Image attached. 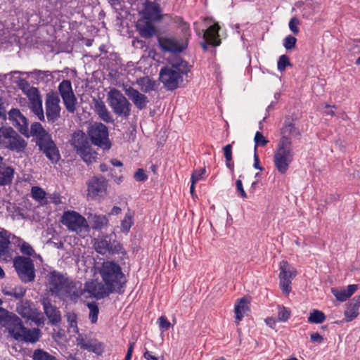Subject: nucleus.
Instances as JSON below:
<instances>
[{
    "label": "nucleus",
    "mask_w": 360,
    "mask_h": 360,
    "mask_svg": "<svg viewBox=\"0 0 360 360\" xmlns=\"http://www.w3.org/2000/svg\"><path fill=\"white\" fill-rule=\"evenodd\" d=\"M99 274L104 284L96 281L86 282L84 290L96 299L108 297L112 292H120L126 278L120 266L112 261L103 262Z\"/></svg>",
    "instance_id": "nucleus-1"
},
{
    "label": "nucleus",
    "mask_w": 360,
    "mask_h": 360,
    "mask_svg": "<svg viewBox=\"0 0 360 360\" xmlns=\"http://www.w3.org/2000/svg\"><path fill=\"white\" fill-rule=\"evenodd\" d=\"M31 135L35 139L39 150L53 163H57L60 159L59 149L52 139L51 134L46 130L40 122H34L31 124Z\"/></svg>",
    "instance_id": "nucleus-2"
},
{
    "label": "nucleus",
    "mask_w": 360,
    "mask_h": 360,
    "mask_svg": "<svg viewBox=\"0 0 360 360\" xmlns=\"http://www.w3.org/2000/svg\"><path fill=\"white\" fill-rule=\"evenodd\" d=\"M48 281L49 290L56 297L75 299L82 295L77 290L75 283L60 272L51 271L48 275Z\"/></svg>",
    "instance_id": "nucleus-3"
},
{
    "label": "nucleus",
    "mask_w": 360,
    "mask_h": 360,
    "mask_svg": "<svg viewBox=\"0 0 360 360\" xmlns=\"http://www.w3.org/2000/svg\"><path fill=\"white\" fill-rule=\"evenodd\" d=\"M292 143L287 139L279 141L274 155V166L281 174H285L293 161Z\"/></svg>",
    "instance_id": "nucleus-4"
},
{
    "label": "nucleus",
    "mask_w": 360,
    "mask_h": 360,
    "mask_svg": "<svg viewBox=\"0 0 360 360\" xmlns=\"http://www.w3.org/2000/svg\"><path fill=\"white\" fill-rule=\"evenodd\" d=\"M70 142L77 153L85 162L91 164L96 162L98 154L92 150L88 137L84 132L80 130L75 131L72 134Z\"/></svg>",
    "instance_id": "nucleus-5"
},
{
    "label": "nucleus",
    "mask_w": 360,
    "mask_h": 360,
    "mask_svg": "<svg viewBox=\"0 0 360 360\" xmlns=\"http://www.w3.org/2000/svg\"><path fill=\"white\" fill-rule=\"evenodd\" d=\"M0 145L11 151L22 153L27 146V142L12 127L0 128Z\"/></svg>",
    "instance_id": "nucleus-6"
},
{
    "label": "nucleus",
    "mask_w": 360,
    "mask_h": 360,
    "mask_svg": "<svg viewBox=\"0 0 360 360\" xmlns=\"http://www.w3.org/2000/svg\"><path fill=\"white\" fill-rule=\"evenodd\" d=\"M108 104L118 117L128 118L131 112V103L117 89H112L107 95Z\"/></svg>",
    "instance_id": "nucleus-7"
},
{
    "label": "nucleus",
    "mask_w": 360,
    "mask_h": 360,
    "mask_svg": "<svg viewBox=\"0 0 360 360\" xmlns=\"http://www.w3.org/2000/svg\"><path fill=\"white\" fill-rule=\"evenodd\" d=\"M88 135L91 143L104 150H109L111 142L109 139L108 128L101 122H95L88 129Z\"/></svg>",
    "instance_id": "nucleus-8"
},
{
    "label": "nucleus",
    "mask_w": 360,
    "mask_h": 360,
    "mask_svg": "<svg viewBox=\"0 0 360 360\" xmlns=\"http://www.w3.org/2000/svg\"><path fill=\"white\" fill-rule=\"evenodd\" d=\"M13 266L22 282L26 283L34 280V264L30 257L16 256L13 259Z\"/></svg>",
    "instance_id": "nucleus-9"
},
{
    "label": "nucleus",
    "mask_w": 360,
    "mask_h": 360,
    "mask_svg": "<svg viewBox=\"0 0 360 360\" xmlns=\"http://www.w3.org/2000/svg\"><path fill=\"white\" fill-rule=\"evenodd\" d=\"M188 69L180 70L177 66L164 67L160 72V80L168 90L176 89L180 82H182L181 74H187Z\"/></svg>",
    "instance_id": "nucleus-10"
},
{
    "label": "nucleus",
    "mask_w": 360,
    "mask_h": 360,
    "mask_svg": "<svg viewBox=\"0 0 360 360\" xmlns=\"http://www.w3.org/2000/svg\"><path fill=\"white\" fill-rule=\"evenodd\" d=\"M61 223L67 226L68 230L77 233L89 229L86 219L75 211L65 212L61 217Z\"/></svg>",
    "instance_id": "nucleus-11"
},
{
    "label": "nucleus",
    "mask_w": 360,
    "mask_h": 360,
    "mask_svg": "<svg viewBox=\"0 0 360 360\" xmlns=\"http://www.w3.org/2000/svg\"><path fill=\"white\" fill-rule=\"evenodd\" d=\"M10 336L17 341L35 343L39 341L41 330L39 328H27L24 326L22 320H18Z\"/></svg>",
    "instance_id": "nucleus-12"
},
{
    "label": "nucleus",
    "mask_w": 360,
    "mask_h": 360,
    "mask_svg": "<svg viewBox=\"0 0 360 360\" xmlns=\"http://www.w3.org/2000/svg\"><path fill=\"white\" fill-rule=\"evenodd\" d=\"M108 238V236L106 235L103 237L94 238L93 245L95 250L101 255L122 253V245L116 240L111 242V240Z\"/></svg>",
    "instance_id": "nucleus-13"
},
{
    "label": "nucleus",
    "mask_w": 360,
    "mask_h": 360,
    "mask_svg": "<svg viewBox=\"0 0 360 360\" xmlns=\"http://www.w3.org/2000/svg\"><path fill=\"white\" fill-rule=\"evenodd\" d=\"M58 91L68 112L74 113L77 100L73 92L71 82L68 79L63 80L58 86Z\"/></svg>",
    "instance_id": "nucleus-14"
},
{
    "label": "nucleus",
    "mask_w": 360,
    "mask_h": 360,
    "mask_svg": "<svg viewBox=\"0 0 360 360\" xmlns=\"http://www.w3.org/2000/svg\"><path fill=\"white\" fill-rule=\"evenodd\" d=\"M279 269L280 288L283 293L288 295L291 290V281L296 276L297 271L285 260L280 262Z\"/></svg>",
    "instance_id": "nucleus-15"
},
{
    "label": "nucleus",
    "mask_w": 360,
    "mask_h": 360,
    "mask_svg": "<svg viewBox=\"0 0 360 360\" xmlns=\"http://www.w3.org/2000/svg\"><path fill=\"white\" fill-rule=\"evenodd\" d=\"M60 98L57 93L50 92L46 96V115L49 123H54L60 117Z\"/></svg>",
    "instance_id": "nucleus-16"
},
{
    "label": "nucleus",
    "mask_w": 360,
    "mask_h": 360,
    "mask_svg": "<svg viewBox=\"0 0 360 360\" xmlns=\"http://www.w3.org/2000/svg\"><path fill=\"white\" fill-rule=\"evenodd\" d=\"M87 195L91 199L103 196L107 190L108 181L103 176H94L86 183Z\"/></svg>",
    "instance_id": "nucleus-17"
},
{
    "label": "nucleus",
    "mask_w": 360,
    "mask_h": 360,
    "mask_svg": "<svg viewBox=\"0 0 360 360\" xmlns=\"http://www.w3.org/2000/svg\"><path fill=\"white\" fill-rule=\"evenodd\" d=\"M8 119L19 132L27 138L32 136L31 129H29L27 119L20 112V110L13 108L8 112Z\"/></svg>",
    "instance_id": "nucleus-18"
},
{
    "label": "nucleus",
    "mask_w": 360,
    "mask_h": 360,
    "mask_svg": "<svg viewBox=\"0 0 360 360\" xmlns=\"http://www.w3.org/2000/svg\"><path fill=\"white\" fill-rule=\"evenodd\" d=\"M27 97L29 98V107L32 112L35 114L41 121L45 120V117L42 108V98L37 88L32 86L27 91Z\"/></svg>",
    "instance_id": "nucleus-19"
},
{
    "label": "nucleus",
    "mask_w": 360,
    "mask_h": 360,
    "mask_svg": "<svg viewBox=\"0 0 360 360\" xmlns=\"http://www.w3.org/2000/svg\"><path fill=\"white\" fill-rule=\"evenodd\" d=\"M220 26L217 22L210 26L203 34L205 41L200 43L202 49L205 51L208 50V44L213 46H218L221 44V39L219 38V31Z\"/></svg>",
    "instance_id": "nucleus-20"
},
{
    "label": "nucleus",
    "mask_w": 360,
    "mask_h": 360,
    "mask_svg": "<svg viewBox=\"0 0 360 360\" xmlns=\"http://www.w3.org/2000/svg\"><path fill=\"white\" fill-rule=\"evenodd\" d=\"M11 233L2 229L0 231V260L8 262L13 259V250L11 248Z\"/></svg>",
    "instance_id": "nucleus-21"
},
{
    "label": "nucleus",
    "mask_w": 360,
    "mask_h": 360,
    "mask_svg": "<svg viewBox=\"0 0 360 360\" xmlns=\"http://www.w3.org/2000/svg\"><path fill=\"white\" fill-rule=\"evenodd\" d=\"M41 303L49 322L53 326H57L61 321V314L59 309L51 303L49 297L41 299Z\"/></svg>",
    "instance_id": "nucleus-22"
},
{
    "label": "nucleus",
    "mask_w": 360,
    "mask_h": 360,
    "mask_svg": "<svg viewBox=\"0 0 360 360\" xmlns=\"http://www.w3.org/2000/svg\"><path fill=\"white\" fill-rule=\"evenodd\" d=\"M160 49L165 52L181 53L186 46L180 44L174 37H159L158 39Z\"/></svg>",
    "instance_id": "nucleus-23"
},
{
    "label": "nucleus",
    "mask_w": 360,
    "mask_h": 360,
    "mask_svg": "<svg viewBox=\"0 0 360 360\" xmlns=\"http://www.w3.org/2000/svg\"><path fill=\"white\" fill-rule=\"evenodd\" d=\"M124 89L125 94L139 110H143L146 108L149 100L146 95L131 86L125 87Z\"/></svg>",
    "instance_id": "nucleus-24"
},
{
    "label": "nucleus",
    "mask_w": 360,
    "mask_h": 360,
    "mask_svg": "<svg viewBox=\"0 0 360 360\" xmlns=\"http://www.w3.org/2000/svg\"><path fill=\"white\" fill-rule=\"evenodd\" d=\"M19 319L20 318L17 315L9 313L7 310L0 307V326L5 327L9 335L15 328L16 323H19Z\"/></svg>",
    "instance_id": "nucleus-25"
},
{
    "label": "nucleus",
    "mask_w": 360,
    "mask_h": 360,
    "mask_svg": "<svg viewBox=\"0 0 360 360\" xmlns=\"http://www.w3.org/2000/svg\"><path fill=\"white\" fill-rule=\"evenodd\" d=\"M94 111L99 118L106 123H112L114 119L104 102L101 99H94Z\"/></svg>",
    "instance_id": "nucleus-26"
},
{
    "label": "nucleus",
    "mask_w": 360,
    "mask_h": 360,
    "mask_svg": "<svg viewBox=\"0 0 360 360\" xmlns=\"http://www.w3.org/2000/svg\"><path fill=\"white\" fill-rule=\"evenodd\" d=\"M282 137L280 141L287 139L290 142H292L290 136H300L301 135L300 131L295 127L293 120L290 118H287L285 120L283 127L281 129Z\"/></svg>",
    "instance_id": "nucleus-27"
},
{
    "label": "nucleus",
    "mask_w": 360,
    "mask_h": 360,
    "mask_svg": "<svg viewBox=\"0 0 360 360\" xmlns=\"http://www.w3.org/2000/svg\"><path fill=\"white\" fill-rule=\"evenodd\" d=\"M360 306V295H356L346 304L345 316L347 322L354 319L359 314V308Z\"/></svg>",
    "instance_id": "nucleus-28"
},
{
    "label": "nucleus",
    "mask_w": 360,
    "mask_h": 360,
    "mask_svg": "<svg viewBox=\"0 0 360 360\" xmlns=\"http://www.w3.org/2000/svg\"><path fill=\"white\" fill-rule=\"evenodd\" d=\"M14 169L3 160L0 161V186H6L10 184L13 179Z\"/></svg>",
    "instance_id": "nucleus-29"
},
{
    "label": "nucleus",
    "mask_w": 360,
    "mask_h": 360,
    "mask_svg": "<svg viewBox=\"0 0 360 360\" xmlns=\"http://www.w3.org/2000/svg\"><path fill=\"white\" fill-rule=\"evenodd\" d=\"M248 304V302L247 299L245 297H243L238 300L237 303L235 304V314L237 324L239 323V322L243 319L244 314L249 310Z\"/></svg>",
    "instance_id": "nucleus-30"
},
{
    "label": "nucleus",
    "mask_w": 360,
    "mask_h": 360,
    "mask_svg": "<svg viewBox=\"0 0 360 360\" xmlns=\"http://www.w3.org/2000/svg\"><path fill=\"white\" fill-rule=\"evenodd\" d=\"M34 309L33 303L30 300H20L17 304V312L24 318H27Z\"/></svg>",
    "instance_id": "nucleus-31"
},
{
    "label": "nucleus",
    "mask_w": 360,
    "mask_h": 360,
    "mask_svg": "<svg viewBox=\"0 0 360 360\" xmlns=\"http://www.w3.org/2000/svg\"><path fill=\"white\" fill-rule=\"evenodd\" d=\"M31 195L34 200L38 201L41 205L49 203L46 192L39 186H33L31 189Z\"/></svg>",
    "instance_id": "nucleus-32"
},
{
    "label": "nucleus",
    "mask_w": 360,
    "mask_h": 360,
    "mask_svg": "<svg viewBox=\"0 0 360 360\" xmlns=\"http://www.w3.org/2000/svg\"><path fill=\"white\" fill-rule=\"evenodd\" d=\"M138 30L140 35L146 39L152 37L156 33L155 26L152 23L148 22L143 25H139Z\"/></svg>",
    "instance_id": "nucleus-33"
},
{
    "label": "nucleus",
    "mask_w": 360,
    "mask_h": 360,
    "mask_svg": "<svg viewBox=\"0 0 360 360\" xmlns=\"http://www.w3.org/2000/svg\"><path fill=\"white\" fill-rule=\"evenodd\" d=\"M138 84L141 86V89L144 93H148L154 90L155 82L148 77H143L138 80Z\"/></svg>",
    "instance_id": "nucleus-34"
},
{
    "label": "nucleus",
    "mask_w": 360,
    "mask_h": 360,
    "mask_svg": "<svg viewBox=\"0 0 360 360\" xmlns=\"http://www.w3.org/2000/svg\"><path fill=\"white\" fill-rule=\"evenodd\" d=\"M326 317L324 313L318 309H312L310 311L309 316L308 317V322L311 323H322Z\"/></svg>",
    "instance_id": "nucleus-35"
},
{
    "label": "nucleus",
    "mask_w": 360,
    "mask_h": 360,
    "mask_svg": "<svg viewBox=\"0 0 360 360\" xmlns=\"http://www.w3.org/2000/svg\"><path fill=\"white\" fill-rule=\"evenodd\" d=\"M33 360H58L56 356L42 349H36L32 354Z\"/></svg>",
    "instance_id": "nucleus-36"
},
{
    "label": "nucleus",
    "mask_w": 360,
    "mask_h": 360,
    "mask_svg": "<svg viewBox=\"0 0 360 360\" xmlns=\"http://www.w3.org/2000/svg\"><path fill=\"white\" fill-rule=\"evenodd\" d=\"M108 219L105 215H95L93 217L92 227L94 229L100 230L107 226Z\"/></svg>",
    "instance_id": "nucleus-37"
},
{
    "label": "nucleus",
    "mask_w": 360,
    "mask_h": 360,
    "mask_svg": "<svg viewBox=\"0 0 360 360\" xmlns=\"http://www.w3.org/2000/svg\"><path fill=\"white\" fill-rule=\"evenodd\" d=\"M77 316L75 313H68L67 314V320L69 324L68 331L69 333H79V328L77 327Z\"/></svg>",
    "instance_id": "nucleus-38"
},
{
    "label": "nucleus",
    "mask_w": 360,
    "mask_h": 360,
    "mask_svg": "<svg viewBox=\"0 0 360 360\" xmlns=\"http://www.w3.org/2000/svg\"><path fill=\"white\" fill-rule=\"evenodd\" d=\"M87 307L89 309V318L91 323H95L98 320V315L99 313V309L97 304L95 302H89Z\"/></svg>",
    "instance_id": "nucleus-39"
},
{
    "label": "nucleus",
    "mask_w": 360,
    "mask_h": 360,
    "mask_svg": "<svg viewBox=\"0 0 360 360\" xmlns=\"http://www.w3.org/2000/svg\"><path fill=\"white\" fill-rule=\"evenodd\" d=\"M133 215L129 211L121 222V229L124 233H128L133 225Z\"/></svg>",
    "instance_id": "nucleus-40"
},
{
    "label": "nucleus",
    "mask_w": 360,
    "mask_h": 360,
    "mask_svg": "<svg viewBox=\"0 0 360 360\" xmlns=\"http://www.w3.org/2000/svg\"><path fill=\"white\" fill-rule=\"evenodd\" d=\"M28 319L32 320L37 326H41L44 323L45 319L42 313L34 307L30 316L27 317Z\"/></svg>",
    "instance_id": "nucleus-41"
},
{
    "label": "nucleus",
    "mask_w": 360,
    "mask_h": 360,
    "mask_svg": "<svg viewBox=\"0 0 360 360\" xmlns=\"http://www.w3.org/2000/svg\"><path fill=\"white\" fill-rule=\"evenodd\" d=\"M83 349H86L97 354H101L103 351V345L101 342H93L92 341H87Z\"/></svg>",
    "instance_id": "nucleus-42"
},
{
    "label": "nucleus",
    "mask_w": 360,
    "mask_h": 360,
    "mask_svg": "<svg viewBox=\"0 0 360 360\" xmlns=\"http://www.w3.org/2000/svg\"><path fill=\"white\" fill-rule=\"evenodd\" d=\"M278 320L279 321L285 322L290 316V311L283 306L278 307Z\"/></svg>",
    "instance_id": "nucleus-43"
},
{
    "label": "nucleus",
    "mask_w": 360,
    "mask_h": 360,
    "mask_svg": "<svg viewBox=\"0 0 360 360\" xmlns=\"http://www.w3.org/2000/svg\"><path fill=\"white\" fill-rule=\"evenodd\" d=\"M278 70L283 72L285 70L287 66H292L290 62L289 57L286 55H282L280 56L278 61Z\"/></svg>",
    "instance_id": "nucleus-44"
},
{
    "label": "nucleus",
    "mask_w": 360,
    "mask_h": 360,
    "mask_svg": "<svg viewBox=\"0 0 360 360\" xmlns=\"http://www.w3.org/2000/svg\"><path fill=\"white\" fill-rule=\"evenodd\" d=\"M11 289V296L14 297L17 300H21L26 292V289L22 286H15V288Z\"/></svg>",
    "instance_id": "nucleus-45"
},
{
    "label": "nucleus",
    "mask_w": 360,
    "mask_h": 360,
    "mask_svg": "<svg viewBox=\"0 0 360 360\" xmlns=\"http://www.w3.org/2000/svg\"><path fill=\"white\" fill-rule=\"evenodd\" d=\"M254 141L255 143V151L257 150V146H264L269 142V141L266 139L263 134L259 131L256 132Z\"/></svg>",
    "instance_id": "nucleus-46"
},
{
    "label": "nucleus",
    "mask_w": 360,
    "mask_h": 360,
    "mask_svg": "<svg viewBox=\"0 0 360 360\" xmlns=\"http://www.w3.org/2000/svg\"><path fill=\"white\" fill-rule=\"evenodd\" d=\"M20 252L25 255L32 256L34 253L33 248L27 242L23 241L21 245H18Z\"/></svg>",
    "instance_id": "nucleus-47"
},
{
    "label": "nucleus",
    "mask_w": 360,
    "mask_h": 360,
    "mask_svg": "<svg viewBox=\"0 0 360 360\" xmlns=\"http://www.w3.org/2000/svg\"><path fill=\"white\" fill-rule=\"evenodd\" d=\"M331 291L336 299L339 301L344 302L349 297L346 293V290L345 289L342 290H338L336 289L332 288Z\"/></svg>",
    "instance_id": "nucleus-48"
},
{
    "label": "nucleus",
    "mask_w": 360,
    "mask_h": 360,
    "mask_svg": "<svg viewBox=\"0 0 360 360\" xmlns=\"http://www.w3.org/2000/svg\"><path fill=\"white\" fill-rule=\"evenodd\" d=\"M297 39L295 37L289 35L284 39L283 46L287 49H292L295 46Z\"/></svg>",
    "instance_id": "nucleus-49"
},
{
    "label": "nucleus",
    "mask_w": 360,
    "mask_h": 360,
    "mask_svg": "<svg viewBox=\"0 0 360 360\" xmlns=\"http://www.w3.org/2000/svg\"><path fill=\"white\" fill-rule=\"evenodd\" d=\"M134 177L137 181H145L148 179V176L143 169H138L134 173Z\"/></svg>",
    "instance_id": "nucleus-50"
},
{
    "label": "nucleus",
    "mask_w": 360,
    "mask_h": 360,
    "mask_svg": "<svg viewBox=\"0 0 360 360\" xmlns=\"http://www.w3.org/2000/svg\"><path fill=\"white\" fill-rule=\"evenodd\" d=\"M205 172V168L201 169L200 170H195L191 174V181H193L194 183H196L202 178V175Z\"/></svg>",
    "instance_id": "nucleus-51"
},
{
    "label": "nucleus",
    "mask_w": 360,
    "mask_h": 360,
    "mask_svg": "<svg viewBox=\"0 0 360 360\" xmlns=\"http://www.w3.org/2000/svg\"><path fill=\"white\" fill-rule=\"evenodd\" d=\"M158 322L160 328L163 330H167L171 326L170 322L167 319L165 316H163L158 319Z\"/></svg>",
    "instance_id": "nucleus-52"
},
{
    "label": "nucleus",
    "mask_w": 360,
    "mask_h": 360,
    "mask_svg": "<svg viewBox=\"0 0 360 360\" xmlns=\"http://www.w3.org/2000/svg\"><path fill=\"white\" fill-rule=\"evenodd\" d=\"M236 191L240 194V195L243 198H248L247 193H246V192L245 191V190L243 188V183H242V181L240 179H238L236 181Z\"/></svg>",
    "instance_id": "nucleus-53"
},
{
    "label": "nucleus",
    "mask_w": 360,
    "mask_h": 360,
    "mask_svg": "<svg viewBox=\"0 0 360 360\" xmlns=\"http://www.w3.org/2000/svg\"><path fill=\"white\" fill-rule=\"evenodd\" d=\"M231 148H232L231 144H228V145L225 146L223 148L226 162H231L232 160Z\"/></svg>",
    "instance_id": "nucleus-54"
},
{
    "label": "nucleus",
    "mask_w": 360,
    "mask_h": 360,
    "mask_svg": "<svg viewBox=\"0 0 360 360\" xmlns=\"http://www.w3.org/2000/svg\"><path fill=\"white\" fill-rule=\"evenodd\" d=\"M32 74L37 78L44 79L45 77H51V73L49 71H43L39 70H34Z\"/></svg>",
    "instance_id": "nucleus-55"
},
{
    "label": "nucleus",
    "mask_w": 360,
    "mask_h": 360,
    "mask_svg": "<svg viewBox=\"0 0 360 360\" xmlns=\"http://www.w3.org/2000/svg\"><path fill=\"white\" fill-rule=\"evenodd\" d=\"M298 24L299 20L295 18H292L289 22V27L290 30L295 34L299 32V29L297 27Z\"/></svg>",
    "instance_id": "nucleus-56"
},
{
    "label": "nucleus",
    "mask_w": 360,
    "mask_h": 360,
    "mask_svg": "<svg viewBox=\"0 0 360 360\" xmlns=\"http://www.w3.org/2000/svg\"><path fill=\"white\" fill-rule=\"evenodd\" d=\"M310 340L312 342H321L323 340V338L319 333H314L311 335Z\"/></svg>",
    "instance_id": "nucleus-57"
},
{
    "label": "nucleus",
    "mask_w": 360,
    "mask_h": 360,
    "mask_svg": "<svg viewBox=\"0 0 360 360\" xmlns=\"http://www.w3.org/2000/svg\"><path fill=\"white\" fill-rule=\"evenodd\" d=\"M48 199L49 200V203L50 202H53L54 204H59L61 202L60 201V196L58 194H53V195H48Z\"/></svg>",
    "instance_id": "nucleus-58"
},
{
    "label": "nucleus",
    "mask_w": 360,
    "mask_h": 360,
    "mask_svg": "<svg viewBox=\"0 0 360 360\" xmlns=\"http://www.w3.org/2000/svg\"><path fill=\"white\" fill-rule=\"evenodd\" d=\"M356 289H357V285L352 284V285H349L347 287V289H345V290H346V293L348 295V296L351 297L355 292Z\"/></svg>",
    "instance_id": "nucleus-59"
},
{
    "label": "nucleus",
    "mask_w": 360,
    "mask_h": 360,
    "mask_svg": "<svg viewBox=\"0 0 360 360\" xmlns=\"http://www.w3.org/2000/svg\"><path fill=\"white\" fill-rule=\"evenodd\" d=\"M253 166L255 169H259L260 171H262L264 169V168L262 167H261L259 165V157H258L256 151H255V154H254V165H253Z\"/></svg>",
    "instance_id": "nucleus-60"
},
{
    "label": "nucleus",
    "mask_w": 360,
    "mask_h": 360,
    "mask_svg": "<svg viewBox=\"0 0 360 360\" xmlns=\"http://www.w3.org/2000/svg\"><path fill=\"white\" fill-rule=\"evenodd\" d=\"M134 345H135L134 342H131L129 344V348H128V350H127V354L125 356L124 360H131Z\"/></svg>",
    "instance_id": "nucleus-61"
},
{
    "label": "nucleus",
    "mask_w": 360,
    "mask_h": 360,
    "mask_svg": "<svg viewBox=\"0 0 360 360\" xmlns=\"http://www.w3.org/2000/svg\"><path fill=\"white\" fill-rule=\"evenodd\" d=\"M76 341H77V345L79 346L82 349H84V345H86L87 343V342L85 341V340L81 335H79V336L76 339Z\"/></svg>",
    "instance_id": "nucleus-62"
},
{
    "label": "nucleus",
    "mask_w": 360,
    "mask_h": 360,
    "mask_svg": "<svg viewBox=\"0 0 360 360\" xmlns=\"http://www.w3.org/2000/svg\"><path fill=\"white\" fill-rule=\"evenodd\" d=\"M143 356L147 360H158V359L154 356H153L148 350H146Z\"/></svg>",
    "instance_id": "nucleus-63"
},
{
    "label": "nucleus",
    "mask_w": 360,
    "mask_h": 360,
    "mask_svg": "<svg viewBox=\"0 0 360 360\" xmlns=\"http://www.w3.org/2000/svg\"><path fill=\"white\" fill-rule=\"evenodd\" d=\"M67 360H82V359L77 356V353L76 354L70 353L68 354V356H67Z\"/></svg>",
    "instance_id": "nucleus-64"
}]
</instances>
